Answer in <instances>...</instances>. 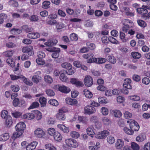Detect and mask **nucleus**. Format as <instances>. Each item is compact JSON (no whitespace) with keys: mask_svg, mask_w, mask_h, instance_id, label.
<instances>
[{"mask_svg":"<svg viewBox=\"0 0 150 150\" xmlns=\"http://www.w3.org/2000/svg\"><path fill=\"white\" fill-rule=\"evenodd\" d=\"M65 142L67 146L71 148H76L79 145V142L72 138L67 139L65 140Z\"/></svg>","mask_w":150,"mask_h":150,"instance_id":"f257e3e1","label":"nucleus"},{"mask_svg":"<svg viewBox=\"0 0 150 150\" xmlns=\"http://www.w3.org/2000/svg\"><path fill=\"white\" fill-rule=\"evenodd\" d=\"M133 22L129 19H125L123 25L122 29L123 31L127 33L129 29L131 28L133 25Z\"/></svg>","mask_w":150,"mask_h":150,"instance_id":"f03ea898","label":"nucleus"},{"mask_svg":"<svg viewBox=\"0 0 150 150\" xmlns=\"http://www.w3.org/2000/svg\"><path fill=\"white\" fill-rule=\"evenodd\" d=\"M68 111V110L64 108L59 109L58 113L56 115L57 118L59 120H64L66 119V117L64 113Z\"/></svg>","mask_w":150,"mask_h":150,"instance_id":"7ed1b4c3","label":"nucleus"},{"mask_svg":"<svg viewBox=\"0 0 150 150\" xmlns=\"http://www.w3.org/2000/svg\"><path fill=\"white\" fill-rule=\"evenodd\" d=\"M128 123H130L129 124L130 128L133 131H138L139 129V126L138 123L135 120H130L127 121Z\"/></svg>","mask_w":150,"mask_h":150,"instance_id":"20e7f679","label":"nucleus"},{"mask_svg":"<svg viewBox=\"0 0 150 150\" xmlns=\"http://www.w3.org/2000/svg\"><path fill=\"white\" fill-rule=\"evenodd\" d=\"M109 134V132L107 130H104L103 131L98 132L95 135L96 138L98 139H105Z\"/></svg>","mask_w":150,"mask_h":150,"instance_id":"39448f33","label":"nucleus"},{"mask_svg":"<svg viewBox=\"0 0 150 150\" xmlns=\"http://www.w3.org/2000/svg\"><path fill=\"white\" fill-rule=\"evenodd\" d=\"M96 112V109L94 107L90 105H87L84 108V113L85 114L91 115L94 113Z\"/></svg>","mask_w":150,"mask_h":150,"instance_id":"423d86ee","label":"nucleus"},{"mask_svg":"<svg viewBox=\"0 0 150 150\" xmlns=\"http://www.w3.org/2000/svg\"><path fill=\"white\" fill-rule=\"evenodd\" d=\"M33 47L32 46H27L23 47L22 49V51L23 53H27L30 56L33 55L34 54V52L33 50Z\"/></svg>","mask_w":150,"mask_h":150,"instance_id":"0eeeda50","label":"nucleus"},{"mask_svg":"<svg viewBox=\"0 0 150 150\" xmlns=\"http://www.w3.org/2000/svg\"><path fill=\"white\" fill-rule=\"evenodd\" d=\"M84 83L86 86L87 87L91 86L93 84L92 78L89 76H86L84 79Z\"/></svg>","mask_w":150,"mask_h":150,"instance_id":"6e6552de","label":"nucleus"},{"mask_svg":"<svg viewBox=\"0 0 150 150\" xmlns=\"http://www.w3.org/2000/svg\"><path fill=\"white\" fill-rule=\"evenodd\" d=\"M25 128V125L23 122L18 123L15 126L16 131H19L23 133Z\"/></svg>","mask_w":150,"mask_h":150,"instance_id":"1a4fd4ad","label":"nucleus"},{"mask_svg":"<svg viewBox=\"0 0 150 150\" xmlns=\"http://www.w3.org/2000/svg\"><path fill=\"white\" fill-rule=\"evenodd\" d=\"M58 40L55 38H51L47 42H45V45L48 47H52L55 46L58 42Z\"/></svg>","mask_w":150,"mask_h":150,"instance_id":"9d476101","label":"nucleus"},{"mask_svg":"<svg viewBox=\"0 0 150 150\" xmlns=\"http://www.w3.org/2000/svg\"><path fill=\"white\" fill-rule=\"evenodd\" d=\"M58 90L60 92L64 93H67L71 91L70 89L64 85H59Z\"/></svg>","mask_w":150,"mask_h":150,"instance_id":"9b49d317","label":"nucleus"},{"mask_svg":"<svg viewBox=\"0 0 150 150\" xmlns=\"http://www.w3.org/2000/svg\"><path fill=\"white\" fill-rule=\"evenodd\" d=\"M34 134L38 137L42 138L44 136L45 133L44 131L41 128H38L34 132Z\"/></svg>","mask_w":150,"mask_h":150,"instance_id":"f8f14e48","label":"nucleus"},{"mask_svg":"<svg viewBox=\"0 0 150 150\" xmlns=\"http://www.w3.org/2000/svg\"><path fill=\"white\" fill-rule=\"evenodd\" d=\"M131 80L130 79L127 78L125 79L123 84V86L124 88H125L128 89H130L132 88V86L131 85Z\"/></svg>","mask_w":150,"mask_h":150,"instance_id":"ddd939ff","label":"nucleus"},{"mask_svg":"<svg viewBox=\"0 0 150 150\" xmlns=\"http://www.w3.org/2000/svg\"><path fill=\"white\" fill-rule=\"evenodd\" d=\"M40 36V34L38 32H32L28 33L27 37L32 39H35L39 38Z\"/></svg>","mask_w":150,"mask_h":150,"instance_id":"4468645a","label":"nucleus"},{"mask_svg":"<svg viewBox=\"0 0 150 150\" xmlns=\"http://www.w3.org/2000/svg\"><path fill=\"white\" fill-rule=\"evenodd\" d=\"M137 11L139 14L142 16V17L144 19V16H146L148 13L147 10L143 8H140L137 9Z\"/></svg>","mask_w":150,"mask_h":150,"instance_id":"2eb2a0df","label":"nucleus"},{"mask_svg":"<svg viewBox=\"0 0 150 150\" xmlns=\"http://www.w3.org/2000/svg\"><path fill=\"white\" fill-rule=\"evenodd\" d=\"M124 145V141L120 139H117L115 143L116 148L118 149L122 148Z\"/></svg>","mask_w":150,"mask_h":150,"instance_id":"dca6fc26","label":"nucleus"},{"mask_svg":"<svg viewBox=\"0 0 150 150\" xmlns=\"http://www.w3.org/2000/svg\"><path fill=\"white\" fill-rule=\"evenodd\" d=\"M35 117V115L32 112L26 113L22 116V118L24 119L31 120L34 119Z\"/></svg>","mask_w":150,"mask_h":150,"instance_id":"f3484780","label":"nucleus"},{"mask_svg":"<svg viewBox=\"0 0 150 150\" xmlns=\"http://www.w3.org/2000/svg\"><path fill=\"white\" fill-rule=\"evenodd\" d=\"M38 142L35 141L29 144L26 147V150H33L36 147Z\"/></svg>","mask_w":150,"mask_h":150,"instance_id":"a211bd4d","label":"nucleus"},{"mask_svg":"<svg viewBox=\"0 0 150 150\" xmlns=\"http://www.w3.org/2000/svg\"><path fill=\"white\" fill-rule=\"evenodd\" d=\"M107 60L110 63L114 64L116 62V59L115 57L112 55L108 54L106 55Z\"/></svg>","mask_w":150,"mask_h":150,"instance_id":"6ab92c4d","label":"nucleus"},{"mask_svg":"<svg viewBox=\"0 0 150 150\" xmlns=\"http://www.w3.org/2000/svg\"><path fill=\"white\" fill-rule=\"evenodd\" d=\"M66 103L71 105H75L77 104L78 101L75 99H73L70 98H67L65 99Z\"/></svg>","mask_w":150,"mask_h":150,"instance_id":"aec40b11","label":"nucleus"},{"mask_svg":"<svg viewBox=\"0 0 150 150\" xmlns=\"http://www.w3.org/2000/svg\"><path fill=\"white\" fill-rule=\"evenodd\" d=\"M57 127L64 133H67L69 132V127L65 126L64 125L58 124L57 125Z\"/></svg>","mask_w":150,"mask_h":150,"instance_id":"412c9836","label":"nucleus"},{"mask_svg":"<svg viewBox=\"0 0 150 150\" xmlns=\"http://www.w3.org/2000/svg\"><path fill=\"white\" fill-rule=\"evenodd\" d=\"M54 139L58 142H60L62 139V136L59 132H56L53 136Z\"/></svg>","mask_w":150,"mask_h":150,"instance_id":"4be33fe9","label":"nucleus"},{"mask_svg":"<svg viewBox=\"0 0 150 150\" xmlns=\"http://www.w3.org/2000/svg\"><path fill=\"white\" fill-rule=\"evenodd\" d=\"M5 123L7 127H10L13 123V120L11 117L10 115L8 116V117L5 119Z\"/></svg>","mask_w":150,"mask_h":150,"instance_id":"5701e85b","label":"nucleus"},{"mask_svg":"<svg viewBox=\"0 0 150 150\" xmlns=\"http://www.w3.org/2000/svg\"><path fill=\"white\" fill-rule=\"evenodd\" d=\"M9 134L5 133L0 135V141L5 142L8 140L9 138Z\"/></svg>","mask_w":150,"mask_h":150,"instance_id":"b1692460","label":"nucleus"},{"mask_svg":"<svg viewBox=\"0 0 150 150\" xmlns=\"http://www.w3.org/2000/svg\"><path fill=\"white\" fill-rule=\"evenodd\" d=\"M78 120L79 123L86 124L88 120L86 116H78Z\"/></svg>","mask_w":150,"mask_h":150,"instance_id":"393cba45","label":"nucleus"},{"mask_svg":"<svg viewBox=\"0 0 150 150\" xmlns=\"http://www.w3.org/2000/svg\"><path fill=\"white\" fill-rule=\"evenodd\" d=\"M146 138V135L144 133H142L139 135L136 138V140L139 142H143Z\"/></svg>","mask_w":150,"mask_h":150,"instance_id":"a878e982","label":"nucleus"},{"mask_svg":"<svg viewBox=\"0 0 150 150\" xmlns=\"http://www.w3.org/2000/svg\"><path fill=\"white\" fill-rule=\"evenodd\" d=\"M10 76L11 80L13 81L15 80L18 79L22 80L23 78H24V76L21 74L19 75L18 76L11 74L10 75Z\"/></svg>","mask_w":150,"mask_h":150,"instance_id":"bb28decb","label":"nucleus"},{"mask_svg":"<svg viewBox=\"0 0 150 150\" xmlns=\"http://www.w3.org/2000/svg\"><path fill=\"white\" fill-rule=\"evenodd\" d=\"M39 102L41 107H44L46 106L47 99L45 97L43 96L40 97L39 98Z\"/></svg>","mask_w":150,"mask_h":150,"instance_id":"cd10ccee","label":"nucleus"},{"mask_svg":"<svg viewBox=\"0 0 150 150\" xmlns=\"http://www.w3.org/2000/svg\"><path fill=\"white\" fill-rule=\"evenodd\" d=\"M23 133L19 131H16V132H14L12 137V139H13L15 140V139L21 136Z\"/></svg>","mask_w":150,"mask_h":150,"instance_id":"c85d7f7f","label":"nucleus"},{"mask_svg":"<svg viewBox=\"0 0 150 150\" xmlns=\"http://www.w3.org/2000/svg\"><path fill=\"white\" fill-rule=\"evenodd\" d=\"M34 112L35 114L36 119L39 120H41L42 118V113L39 111L38 110H34Z\"/></svg>","mask_w":150,"mask_h":150,"instance_id":"c756f323","label":"nucleus"},{"mask_svg":"<svg viewBox=\"0 0 150 150\" xmlns=\"http://www.w3.org/2000/svg\"><path fill=\"white\" fill-rule=\"evenodd\" d=\"M83 94L85 95L86 97L89 98H91L93 94L92 93L88 90H85L83 91Z\"/></svg>","mask_w":150,"mask_h":150,"instance_id":"7c9ffc66","label":"nucleus"},{"mask_svg":"<svg viewBox=\"0 0 150 150\" xmlns=\"http://www.w3.org/2000/svg\"><path fill=\"white\" fill-rule=\"evenodd\" d=\"M44 80L45 82L48 84H51L53 81L52 77L49 75H47L44 76Z\"/></svg>","mask_w":150,"mask_h":150,"instance_id":"2f4dec72","label":"nucleus"},{"mask_svg":"<svg viewBox=\"0 0 150 150\" xmlns=\"http://www.w3.org/2000/svg\"><path fill=\"white\" fill-rule=\"evenodd\" d=\"M133 58L134 59H138L141 57V54L136 52H133L131 53Z\"/></svg>","mask_w":150,"mask_h":150,"instance_id":"473e14b6","label":"nucleus"},{"mask_svg":"<svg viewBox=\"0 0 150 150\" xmlns=\"http://www.w3.org/2000/svg\"><path fill=\"white\" fill-rule=\"evenodd\" d=\"M137 23L138 25L141 27L145 28L147 25V24L146 22L141 19L138 20Z\"/></svg>","mask_w":150,"mask_h":150,"instance_id":"72a5a7b5","label":"nucleus"},{"mask_svg":"<svg viewBox=\"0 0 150 150\" xmlns=\"http://www.w3.org/2000/svg\"><path fill=\"white\" fill-rule=\"evenodd\" d=\"M114 116L116 117H120L122 115L121 112L119 110H115L112 111Z\"/></svg>","mask_w":150,"mask_h":150,"instance_id":"f704fd0d","label":"nucleus"},{"mask_svg":"<svg viewBox=\"0 0 150 150\" xmlns=\"http://www.w3.org/2000/svg\"><path fill=\"white\" fill-rule=\"evenodd\" d=\"M6 62L8 64L13 67L14 66L15 62L13 58H8L6 60Z\"/></svg>","mask_w":150,"mask_h":150,"instance_id":"c9c22d12","label":"nucleus"},{"mask_svg":"<svg viewBox=\"0 0 150 150\" xmlns=\"http://www.w3.org/2000/svg\"><path fill=\"white\" fill-rule=\"evenodd\" d=\"M48 103L53 106H57L59 105L58 101L55 99H51L48 101Z\"/></svg>","mask_w":150,"mask_h":150,"instance_id":"e433bc0d","label":"nucleus"},{"mask_svg":"<svg viewBox=\"0 0 150 150\" xmlns=\"http://www.w3.org/2000/svg\"><path fill=\"white\" fill-rule=\"evenodd\" d=\"M60 52V49H58L55 50L52 54V57L54 58H57L59 56Z\"/></svg>","mask_w":150,"mask_h":150,"instance_id":"4c0bfd02","label":"nucleus"},{"mask_svg":"<svg viewBox=\"0 0 150 150\" xmlns=\"http://www.w3.org/2000/svg\"><path fill=\"white\" fill-rule=\"evenodd\" d=\"M71 136L74 139H77L80 136L79 133L75 131H71L70 134Z\"/></svg>","mask_w":150,"mask_h":150,"instance_id":"58836bf2","label":"nucleus"},{"mask_svg":"<svg viewBox=\"0 0 150 150\" xmlns=\"http://www.w3.org/2000/svg\"><path fill=\"white\" fill-rule=\"evenodd\" d=\"M86 130L87 134L91 137H93L95 133L93 132V129L91 127H88L86 129Z\"/></svg>","mask_w":150,"mask_h":150,"instance_id":"ea45409f","label":"nucleus"},{"mask_svg":"<svg viewBox=\"0 0 150 150\" xmlns=\"http://www.w3.org/2000/svg\"><path fill=\"white\" fill-rule=\"evenodd\" d=\"M7 18V16L4 13H1L0 14V24H2L4 19H6Z\"/></svg>","mask_w":150,"mask_h":150,"instance_id":"a19ab883","label":"nucleus"},{"mask_svg":"<svg viewBox=\"0 0 150 150\" xmlns=\"http://www.w3.org/2000/svg\"><path fill=\"white\" fill-rule=\"evenodd\" d=\"M45 148L49 150H57L56 148L51 144H48L45 145Z\"/></svg>","mask_w":150,"mask_h":150,"instance_id":"79ce46f5","label":"nucleus"},{"mask_svg":"<svg viewBox=\"0 0 150 150\" xmlns=\"http://www.w3.org/2000/svg\"><path fill=\"white\" fill-rule=\"evenodd\" d=\"M41 77L38 75H34L32 78L33 81L35 83H38L41 80Z\"/></svg>","mask_w":150,"mask_h":150,"instance_id":"37998d69","label":"nucleus"},{"mask_svg":"<svg viewBox=\"0 0 150 150\" xmlns=\"http://www.w3.org/2000/svg\"><path fill=\"white\" fill-rule=\"evenodd\" d=\"M8 4L11 6L14 7H17L18 6L17 1L14 0H10L8 2Z\"/></svg>","mask_w":150,"mask_h":150,"instance_id":"c03bdc74","label":"nucleus"},{"mask_svg":"<svg viewBox=\"0 0 150 150\" xmlns=\"http://www.w3.org/2000/svg\"><path fill=\"white\" fill-rule=\"evenodd\" d=\"M11 90L14 92H17L20 89V87L19 86L17 85H11L10 86Z\"/></svg>","mask_w":150,"mask_h":150,"instance_id":"a18cd8bd","label":"nucleus"},{"mask_svg":"<svg viewBox=\"0 0 150 150\" xmlns=\"http://www.w3.org/2000/svg\"><path fill=\"white\" fill-rule=\"evenodd\" d=\"M131 147L133 150H139L140 146L139 145L135 142H132Z\"/></svg>","mask_w":150,"mask_h":150,"instance_id":"49530a36","label":"nucleus"},{"mask_svg":"<svg viewBox=\"0 0 150 150\" xmlns=\"http://www.w3.org/2000/svg\"><path fill=\"white\" fill-rule=\"evenodd\" d=\"M93 54L91 52H89L87 54H84L83 55V57L84 59H91L93 57Z\"/></svg>","mask_w":150,"mask_h":150,"instance_id":"de8ad7c7","label":"nucleus"},{"mask_svg":"<svg viewBox=\"0 0 150 150\" xmlns=\"http://www.w3.org/2000/svg\"><path fill=\"white\" fill-rule=\"evenodd\" d=\"M39 104L38 102H34L32 103L30 107L28 108L29 110L31 109L37 108L39 107Z\"/></svg>","mask_w":150,"mask_h":150,"instance_id":"09e8293b","label":"nucleus"},{"mask_svg":"<svg viewBox=\"0 0 150 150\" xmlns=\"http://www.w3.org/2000/svg\"><path fill=\"white\" fill-rule=\"evenodd\" d=\"M46 23L48 25H54L56 23V21L54 19L48 18L46 20Z\"/></svg>","mask_w":150,"mask_h":150,"instance_id":"8fccbe9b","label":"nucleus"},{"mask_svg":"<svg viewBox=\"0 0 150 150\" xmlns=\"http://www.w3.org/2000/svg\"><path fill=\"white\" fill-rule=\"evenodd\" d=\"M59 79L63 82H66L68 80V79L64 73H61L59 76Z\"/></svg>","mask_w":150,"mask_h":150,"instance_id":"3c124183","label":"nucleus"},{"mask_svg":"<svg viewBox=\"0 0 150 150\" xmlns=\"http://www.w3.org/2000/svg\"><path fill=\"white\" fill-rule=\"evenodd\" d=\"M102 122L105 125H109L111 124V121L110 120L106 117H105L102 118Z\"/></svg>","mask_w":150,"mask_h":150,"instance_id":"603ef678","label":"nucleus"},{"mask_svg":"<svg viewBox=\"0 0 150 150\" xmlns=\"http://www.w3.org/2000/svg\"><path fill=\"white\" fill-rule=\"evenodd\" d=\"M50 2L49 1H45L42 3V8H47L50 7Z\"/></svg>","mask_w":150,"mask_h":150,"instance_id":"864d4df0","label":"nucleus"},{"mask_svg":"<svg viewBox=\"0 0 150 150\" xmlns=\"http://www.w3.org/2000/svg\"><path fill=\"white\" fill-rule=\"evenodd\" d=\"M1 115L2 118L5 119L8 117V112L6 110H3L1 112Z\"/></svg>","mask_w":150,"mask_h":150,"instance_id":"5fc2aeb1","label":"nucleus"},{"mask_svg":"<svg viewBox=\"0 0 150 150\" xmlns=\"http://www.w3.org/2000/svg\"><path fill=\"white\" fill-rule=\"evenodd\" d=\"M98 101L100 103H106L108 102V100L105 97H99L98 98Z\"/></svg>","mask_w":150,"mask_h":150,"instance_id":"6e6d98bb","label":"nucleus"},{"mask_svg":"<svg viewBox=\"0 0 150 150\" xmlns=\"http://www.w3.org/2000/svg\"><path fill=\"white\" fill-rule=\"evenodd\" d=\"M123 130L125 132L128 134L131 135L134 133V131L132 129H129L126 127L124 128Z\"/></svg>","mask_w":150,"mask_h":150,"instance_id":"4d7b16f0","label":"nucleus"},{"mask_svg":"<svg viewBox=\"0 0 150 150\" xmlns=\"http://www.w3.org/2000/svg\"><path fill=\"white\" fill-rule=\"evenodd\" d=\"M48 133L50 136H53L56 132L54 128H50L47 129Z\"/></svg>","mask_w":150,"mask_h":150,"instance_id":"13d9d810","label":"nucleus"},{"mask_svg":"<svg viewBox=\"0 0 150 150\" xmlns=\"http://www.w3.org/2000/svg\"><path fill=\"white\" fill-rule=\"evenodd\" d=\"M10 32L13 35L18 34L21 33V30L18 29L13 28L11 30Z\"/></svg>","mask_w":150,"mask_h":150,"instance_id":"bf43d9fd","label":"nucleus"},{"mask_svg":"<svg viewBox=\"0 0 150 150\" xmlns=\"http://www.w3.org/2000/svg\"><path fill=\"white\" fill-rule=\"evenodd\" d=\"M107 141L110 144H113L115 141L114 138L112 136L108 137L107 138Z\"/></svg>","mask_w":150,"mask_h":150,"instance_id":"052dcab7","label":"nucleus"},{"mask_svg":"<svg viewBox=\"0 0 150 150\" xmlns=\"http://www.w3.org/2000/svg\"><path fill=\"white\" fill-rule=\"evenodd\" d=\"M70 38L72 41H76L78 39L77 35L75 33H73L70 35Z\"/></svg>","mask_w":150,"mask_h":150,"instance_id":"680f3d73","label":"nucleus"},{"mask_svg":"<svg viewBox=\"0 0 150 150\" xmlns=\"http://www.w3.org/2000/svg\"><path fill=\"white\" fill-rule=\"evenodd\" d=\"M71 65L70 63H68L67 62H64L62 64V67L63 68L66 69L67 70L71 68Z\"/></svg>","mask_w":150,"mask_h":150,"instance_id":"e2e57ef3","label":"nucleus"},{"mask_svg":"<svg viewBox=\"0 0 150 150\" xmlns=\"http://www.w3.org/2000/svg\"><path fill=\"white\" fill-rule=\"evenodd\" d=\"M29 19L32 22H36L39 20V18L38 16L35 15L31 16L30 17Z\"/></svg>","mask_w":150,"mask_h":150,"instance_id":"0e129e2a","label":"nucleus"},{"mask_svg":"<svg viewBox=\"0 0 150 150\" xmlns=\"http://www.w3.org/2000/svg\"><path fill=\"white\" fill-rule=\"evenodd\" d=\"M120 37L122 42H125L127 41V40L125 39V34L122 32H120Z\"/></svg>","mask_w":150,"mask_h":150,"instance_id":"69168bd1","label":"nucleus"},{"mask_svg":"<svg viewBox=\"0 0 150 150\" xmlns=\"http://www.w3.org/2000/svg\"><path fill=\"white\" fill-rule=\"evenodd\" d=\"M86 45L88 48L91 50H93L95 48V45L89 42H87L86 43Z\"/></svg>","mask_w":150,"mask_h":150,"instance_id":"338daca9","label":"nucleus"},{"mask_svg":"<svg viewBox=\"0 0 150 150\" xmlns=\"http://www.w3.org/2000/svg\"><path fill=\"white\" fill-rule=\"evenodd\" d=\"M142 150H150V142L145 143Z\"/></svg>","mask_w":150,"mask_h":150,"instance_id":"774afa93","label":"nucleus"}]
</instances>
